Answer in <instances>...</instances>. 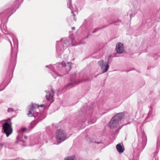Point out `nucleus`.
Listing matches in <instances>:
<instances>
[{
	"label": "nucleus",
	"mask_w": 160,
	"mask_h": 160,
	"mask_svg": "<svg viewBox=\"0 0 160 160\" xmlns=\"http://www.w3.org/2000/svg\"><path fill=\"white\" fill-rule=\"evenodd\" d=\"M33 111L31 110L29 108V110L27 113V115L29 117H32L33 116Z\"/></svg>",
	"instance_id": "obj_9"
},
{
	"label": "nucleus",
	"mask_w": 160,
	"mask_h": 160,
	"mask_svg": "<svg viewBox=\"0 0 160 160\" xmlns=\"http://www.w3.org/2000/svg\"><path fill=\"white\" fill-rule=\"evenodd\" d=\"M5 121L6 122L3 124L2 128L4 132L6 134L7 137H8L12 132V122L10 118Z\"/></svg>",
	"instance_id": "obj_1"
},
{
	"label": "nucleus",
	"mask_w": 160,
	"mask_h": 160,
	"mask_svg": "<svg viewBox=\"0 0 160 160\" xmlns=\"http://www.w3.org/2000/svg\"><path fill=\"white\" fill-rule=\"evenodd\" d=\"M53 91L52 90L50 92H47L46 97L48 100L52 98L53 96Z\"/></svg>",
	"instance_id": "obj_7"
},
{
	"label": "nucleus",
	"mask_w": 160,
	"mask_h": 160,
	"mask_svg": "<svg viewBox=\"0 0 160 160\" xmlns=\"http://www.w3.org/2000/svg\"><path fill=\"white\" fill-rule=\"evenodd\" d=\"M122 114L121 113H118L112 117L110 121L109 124V127L111 128L116 127L120 121L123 118Z\"/></svg>",
	"instance_id": "obj_2"
},
{
	"label": "nucleus",
	"mask_w": 160,
	"mask_h": 160,
	"mask_svg": "<svg viewBox=\"0 0 160 160\" xmlns=\"http://www.w3.org/2000/svg\"><path fill=\"white\" fill-rule=\"evenodd\" d=\"M26 128H23L21 129V130L22 131H25L26 130Z\"/></svg>",
	"instance_id": "obj_13"
},
{
	"label": "nucleus",
	"mask_w": 160,
	"mask_h": 160,
	"mask_svg": "<svg viewBox=\"0 0 160 160\" xmlns=\"http://www.w3.org/2000/svg\"><path fill=\"white\" fill-rule=\"evenodd\" d=\"M44 106V104L39 105L35 104H32L31 105H30L29 108L31 110L34 111V109L36 108H38L39 107H42Z\"/></svg>",
	"instance_id": "obj_8"
},
{
	"label": "nucleus",
	"mask_w": 160,
	"mask_h": 160,
	"mask_svg": "<svg viewBox=\"0 0 160 160\" xmlns=\"http://www.w3.org/2000/svg\"><path fill=\"white\" fill-rule=\"evenodd\" d=\"M56 139L58 144L66 139V135L64 130L59 129L56 132Z\"/></svg>",
	"instance_id": "obj_3"
},
{
	"label": "nucleus",
	"mask_w": 160,
	"mask_h": 160,
	"mask_svg": "<svg viewBox=\"0 0 160 160\" xmlns=\"http://www.w3.org/2000/svg\"><path fill=\"white\" fill-rule=\"evenodd\" d=\"M72 30H75V27H72Z\"/></svg>",
	"instance_id": "obj_14"
},
{
	"label": "nucleus",
	"mask_w": 160,
	"mask_h": 160,
	"mask_svg": "<svg viewBox=\"0 0 160 160\" xmlns=\"http://www.w3.org/2000/svg\"><path fill=\"white\" fill-rule=\"evenodd\" d=\"M8 112H10L13 111L14 110L12 108H10L8 109Z\"/></svg>",
	"instance_id": "obj_11"
},
{
	"label": "nucleus",
	"mask_w": 160,
	"mask_h": 160,
	"mask_svg": "<svg viewBox=\"0 0 160 160\" xmlns=\"http://www.w3.org/2000/svg\"><path fill=\"white\" fill-rule=\"evenodd\" d=\"M24 138H25L26 139L27 138V136H24Z\"/></svg>",
	"instance_id": "obj_15"
},
{
	"label": "nucleus",
	"mask_w": 160,
	"mask_h": 160,
	"mask_svg": "<svg viewBox=\"0 0 160 160\" xmlns=\"http://www.w3.org/2000/svg\"><path fill=\"white\" fill-rule=\"evenodd\" d=\"M65 160H76L75 157L73 156L71 157H68L67 158L65 159Z\"/></svg>",
	"instance_id": "obj_10"
},
{
	"label": "nucleus",
	"mask_w": 160,
	"mask_h": 160,
	"mask_svg": "<svg viewBox=\"0 0 160 160\" xmlns=\"http://www.w3.org/2000/svg\"><path fill=\"white\" fill-rule=\"evenodd\" d=\"M116 49L118 53H122L124 49L123 45L120 43H118L116 45Z\"/></svg>",
	"instance_id": "obj_5"
},
{
	"label": "nucleus",
	"mask_w": 160,
	"mask_h": 160,
	"mask_svg": "<svg viewBox=\"0 0 160 160\" xmlns=\"http://www.w3.org/2000/svg\"><path fill=\"white\" fill-rule=\"evenodd\" d=\"M99 65L100 66L102 72L104 73L107 72L108 69L109 65L104 63L103 60H101L98 62Z\"/></svg>",
	"instance_id": "obj_4"
},
{
	"label": "nucleus",
	"mask_w": 160,
	"mask_h": 160,
	"mask_svg": "<svg viewBox=\"0 0 160 160\" xmlns=\"http://www.w3.org/2000/svg\"><path fill=\"white\" fill-rule=\"evenodd\" d=\"M4 144L3 143H0V148H2L3 146L4 145Z\"/></svg>",
	"instance_id": "obj_12"
},
{
	"label": "nucleus",
	"mask_w": 160,
	"mask_h": 160,
	"mask_svg": "<svg viewBox=\"0 0 160 160\" xmlns=\"http://www.w3.org/2000/svg\"><path fill=\"white\" fill-rule=\"evenodd\" d=\"M117 150L120 153H122L123 152L124 150V148L123 145L122 143L118 144L116 146Z\"/></svg>",
	"instance_id": "obj_6"
}]
</instances>
